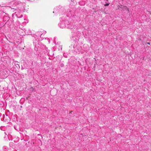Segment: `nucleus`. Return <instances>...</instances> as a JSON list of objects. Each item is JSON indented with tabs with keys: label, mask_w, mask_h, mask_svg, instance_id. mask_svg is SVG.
<instances>
[{
	"label": "nucleus",
	"mask_w": 151,
	"mask_h": 151,
	"mask_svg": "<svg viewBox=\"0 0 151 151\" xmlns=\"http://www.w3.org/2000/svg\"><path fill=\"white\" fill-rule=\"evenodd\" d=\"M69 23V21L68 19H65L62 21H60L58 25L60 28H63L67 27V24Z\"/></svg>",
	"instance_id": "f257e3e1"
},
{
	"label": "nucleus",
	"mask_w": 151,
	"mask_h": 151,
	"mask_svg": "<svg viewBox=\"0 0 151 151\" xmlns=\"http://www.w3.org/2000/svg\"><path fill=\"white\" fill-rule=\"evenodd\" d=\"M147 44H148V45H150V42H147Z\"/></svg>",
	"instance_id": "423d86ee"
},
{
	"label": "nucleus",
	"mask_w": 151,
	"mask_h": 151,
	"mask_svg": "<svg viewBox=\"0 0 151 151\" xmlns=\"http://www.w3.org/2000/svg\"><path fill=\"white\" fill-rule=\"evenodd\" d=\"M109 3H107L104 5L105 6H109Z\"/></svg>",
	"instance_id": "39448f33"
},
{
	"label": "nucleus",
	"mask_w": 151,
	"mask_h": 151,
	"mask_svg": "<svg viewBox=\"0 0 151 151\" xmlns=\"http://www.w3.org/2000/svg\"><path fill=\"white\" fill-rule=\"evenodd\" d=\"M15 15H16V16L17 17V18H21L23 16V15L22 14H20V15H19V14H19V13L18 12L17 13V12H15Z\"/></svg>",
	"instance_id": "20e7f679"
},
{
	"label": "nucleus",
	"mask_w": 151,
	"mask_h": 151,
	"mask_svg": "<svg viewBox=\"0 0 151 151\" xmlns=\"http://www.w3.org/2000/svg\"><path fill=\"white\" fill-rule=\"evenodd\" d=\"M61 10L59 7H56L54 9L53 13H55L56 14H59L60 13Z\"/></svg>",
	"instance_id": "7ed1b4c3"
},
{
	"label": "nucleus",
	"mask_w": 151,
	"mask_h": 151,
	"mask_svg": "<svg viewBox=\"0 0 151 151\" xmlns=\"http://www.w3.org/2000/svg\"><path fill=\"white\" fill-rule=\"evenodd\" d=\"M106 0L107 1H108L109 0Z\"/></svg>",
	"instance_id": "6e6552de"
},
{
	"label": "nucleus",
	"mask_w": 151,
	"mask_h": 151,
	"mask_svg": "<svg viewBox=\"0 0 151 151\" xmlns=\"http://www.w3.org/2000/svg\"><path fill=\"white\" fill-rule=\"evenodd\" d=\"M127 10H128V11H129V9H127Z\"/></svg>",
	"instance_id": "0eeeda50"
},
{
	"label": "nucleus",
	"mask_w": 151,
	"mask_h": 151,
	"mask_svg": "<svg viewBox=\"0 0 151 151\" xmlns=\"http://www.w3.org/2000/svg\"><path fill=\"white\" fill-rule=\"evenodd\" d=\"M70 19L68 20L69 21V23L67 24V28L68 29H72L73 28L74 26V21L73 20H70Z\"/></svg>",
	"instance_id": "f03ea898"
}]
</instances>
